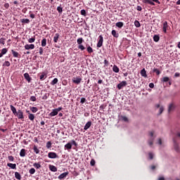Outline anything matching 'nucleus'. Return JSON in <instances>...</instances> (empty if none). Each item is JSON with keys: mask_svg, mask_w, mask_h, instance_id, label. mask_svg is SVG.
Returning a JSON list of instances; mask_svg holds the SVG:
<instances>
[{"mask_svg": "<svg viewBox=\"0 0 180 180\" xmlns=\"http://www.w3.org/2000/svg\"><path fill=\"white\" fill-rule=\"evenodd\" d=\"M149 135H150V138L148 140V143H149L150 146H152V145H153L154 139H155L154 131H150V132H149Z\"/></svg>", "mask_w": 180, "mask_h": 180, "instance_id": "obj_1", "label": "nucleus"}, {"mask_svg": "<svg viewBox=\"0 0 180 180\" xmlns=\"http://www.w3.org/2000/svg\"><path fill=\"white\" fill-rule=\"evenodd\" d=\"M91 124H92V122L91 121H88L86 122V124H85L84 129H85V130L88 129L89 128H90Z\"/></svg>", "mask_w": 180, "mask_h": 180, "instance_id": "obj_20", "label": "nucleus"}, {"mask_svg": "<svg viewBox=\"0 0 180 180\" xmlns=\"http://www.w3.org/2000/svg\"><path fill=\"white\" fill-rule=\"evenodd\" d=\"M165 108L163 107V105H160V107H159V114H162L164 111Z\"/></svg>", "mask_w": 180, "mask_h": 180, "instance_id": "obj_47", "label": "nucleus"}, {"mask_svg": "<svg viewBox=\"0 0 180 180\" xmlns=\"http://www.w3.org/2000/svg\"><path fill=\"white\" fill-rule=\"evenodd\" d=\"M9 7H10L9 3H6V4H4V8H9Z\"/></svg>", "mask_w": 180, "mask_h": 180, "instance_id": "obj_58", "label": "nucleus"}, {"mask_svg": "<svg viewBox=\"0 0 180 180\" xmlns=\"http://www.w3.org/2000/svg\"><path fill=\"white\" fill-rule=\"evenodd\" d=\"M7 52H8L7 48H3V49H1V54H2V56H3L4 55H5L6 53H7Z\"/></svg>", "mask_w": 180, "mask_h": 180, "instance_id": "obj_43", "label": "nucleus"}, {"mask_svg": "<svg viewBox=\"0 0 180 180\" xmlns=\"http://www.w3.org/2000/svg\"><path fill=\"white\" fill-rule=\"evenodd\" d=\"M78 44V49H81V51H84L86 49L85 46L82 45V42H84L83 38H78L77 40Z\"/></svg>", "mask_w": 180, "mask_h": 180, "instance_id": "obj_2", "label": "nucleus"}, {"mask_svg": "<svg viewBox=\"0 0 180 180\" xmlns=\"http://www.w3.org/2000/svg\"><path fill=\"white\" fill-rule=\"evenodd\" d=\"M26 153H27L26 149L22 148L20 151V156L24 157V156H25Z\"/></svg>", "mask_w": 180, "mask_h": 180, "instance_id": "obj_25", "label": "nucleus"}, {"mask_svg": "<svg viewBox=\"0 0 180 180\" xmlns=\"http://www.w3.org/2000/svg\"><path fill=\"white\" fill-rule=\"evenodd\" d=\"M33 167H34V168H36L37 169H39V168H41V163H37V162H35L34 163H33Z\"/></svg>", "mask_w": 180, "mask_h": 180, "instance_id": "obj_27", "label": "nucleus"}, {"mask_svg": "<svg viewBox=\"0 0 180 180\" xmlns=\"http://www.w3.org/2000/svg\"><path fill=\"white\" fill-rule=\"evenodd\" d=\"M86 102V98H85V97H82L81 100H80V103L82 104H84V103Z\"/></svg>", "mask_w": 180, "mask_h": 180, "instance_id": "obj_53", "label": "nucleus"}, {"mask_svg": "<svg viewBox=\"0 0 180 180\" xmlns=\"http://www.w3.org/2000/svg\"><path fill=\"white\" fill-rule=\"evenodd\" d=\"M174 108H175L174 104H173V103L169 104V108H168L169 112H171L172 111H174Z\"/></svg>", "mask_w": 180, "mask_h": 180, "instance_id": "obj_22", "label": "nucleus"}, {"mask_svg": "<svg viewBox=\"0 0 180 180\" xmlns=\"http://www.w3.org/2000/svg\"><path fill=\"white\" fill-rule=\"evenodd\" d=\"M10 108L11 110V111H13V113L14 114V115H18V111L15 108V107H14V105H13L12 104L10 105Z\"/></svg>", "mask_w": 180, "mask_h": 180, "instance_id": "obj_17", "label": "nucleus"}, {"mask_svg": "<svg viewBox=\"0 0 180 180\" xmlns=\"http://www.w3.org/2000/svg\"><path fill=\"white\" fill-rule=\"evenodd\" d=\"M158 180H165V179L162 176V177H159Z\"/></svg>", "mask_w": 180, "mask_h": 180, "instance_id": "obj_64", "label": "nucleus"}, {"mask_svg": "<svg viewBox=\"0 0 180 180\" xmlns=\"http://www.w3.org/2000/svg\"><path fill=\"white\" fill-rule=\"evenodd\" d=\"M3 66H11V62H9V60H6V61L3 63Z\"/></svg>", "mask_w": 180, "mask_h": 180, "instance_id": "obj_46", "label": "nucleus"}, {"mask_svg": "<svg viewBox=\"0 0 180 180\" xmlns=\"http://www.w3.org/2000/svg\"><path fill=\"white\" fill-rule=\"evenodd\" d=\"M174 150L176 151V152H180V148L179 146V143L176 142V139H174Z\"/></svg>", "mask_w": 180, "mask_h": 180, "instance_id": "obj_10", "label": "nucleus"}, {"mask_svg": "<svg viewBox=\"0 0 180 180\" xmlns=\"http://www.w3.org/2000/svg\"><path fill=\"white\" fill-rule=\"evenodd\" d=\"M122 120H123L124 121H128V118H127V117H126V116H123V117H122Z\"/></svg>", "mask_w": 180, "mask_h": 180, "instance_id": "obj_63", "label": "nucleus"}, {"mask_svg": "<svg viewBox=\"0 0 180 180\" xmlns=\"http://www.w3.org/2000/svg\"><path fill=\"white\" fill-rule=\"evenodd\" d=\"M154 86V83H149V87H150L151 89H153Z\"/></svg>", "mask_w": 180, "mask_h": 180, "instance_id": "obj_62", "label": "nucleus"}, {"mask_svg": "<svg viewBox=\"0 0 180 180\" xmlns=\"http://www.w3.org/2000/svg\"><path fill=\"white\" fill-rule=\"evenodd\" d=\"M112 35H113V37H115V38H118L119 37V34L117 33V31L115 30H112Z\"/></svg>", "mask_w": 180, "mask_h": 180, "instance_id": "obj_38", "label": "nucleus"}, {"mask_svg": "<svg viewBox=\"0 0 180 180\" xmlns=\"http://www.w3.org/2000/svg\"><path fill=\"white\" fill-rule=\"evenodd\" d=\"M141 76H143V77H147L148 75H147V72L145 69V68H143V69H142L141 70Z\"/></svg>", "mask_w": 180, "mask_h": 180, "instance_id": "obj_21", "label": "nucleus"}, {"mask_svg": "<svg viewBox=\"0 0 180 180\" xmlns=\"http://www.w3.org/2000/svg\"><path fill=\"white\" fill-rule=\"evenodd\" d=\"M65 148H66L67 149H72V143L71 142H68V143H66L65 145Z\"/></svg>", "mask_w": 180, "mask_h": 180, "instance_id": "obj_26", "label": "nucleus"}, {"mask_svg": "<svg viewBox=\"0 0 180 180\" xmlns=\"http://www.w3.org/2000/svg\"><path fill=\"white\" fill-rule=\"evenodd\" d=\"M35 40H36V37H32V38H29L28 39V42L32 44H33V42H35Z\"/></svg>", "mask_w": 180, "mask_h": 180, "instance_id": "obj_32", "label": "nucleus"}, {"mask_svg": "<svg viewBox=\"0 0 180 180\" xmlns=\"http://www.w3.org/2000/svg\"><path fill=\"white\" fill-rule=\"evenodd\" d=\"M59 38H60V34H58V33L55 34V35L53 37V41L56 43L58 42Z\"/></svg>", "mask_w": 180, "mask_h": 180, "instance_id": "obj_23", "label": "nucleus"}, {"mask_svg": "<svg viewBox=\"0 0 180 180\" xmlns=\"http://www.w3.org/2000/svg\"><path fill=\"white\" fill-rule=\"evenodd\" d=\"M127 82H126L125 80H123L122 82H121L117 84V89H119V90H121V89L127 86Z\"/></svg>", "mask_w": 180, "mask_h": 180, "instance_id": "obj_7", "label": "nucleus"}, {"mask_svg": "<svg viewBox=\"0 0 180 180\" xmlns=\"http://www.w3.org/2000/svg\"><path fill=\"white\" fill-rule=\"evenodd\" d=\"M11 53L14 58H20L21 55H20L19 52L14 51V49H11Z\"/></svg>", "mask_w": 180, "mask_h": 180, "instance_id": "obj_15", "label": "nucleus"}, {"mask_svg": "<svg viewBox=\"0 0 180 180\" xmlns=\"http://www.w3.org/2000/svg\"><path fill=\"white\" fill-rule=\"evenodd\" d=\"M169 27V25H168L167 21H165L163 22V28H162L163 32L167 33V30H168Z\"/></svg>", "mask_w": 180, "mask_h": 180, "instance_id": "obj_11", "label": "nucleus"}, {"mask_svg": "<svg viewBox=\"0 0 180 180\" xmlns=\"http://www.w3.org/2000/svg\"><path fill=\"white\" fill-rule=\"evenodd\" d=\"M46 44H47L46 38H43V39L41 40V46H46Z\"/></svg>", "mask_w": 180, "mask_h": 180, "instance_id": "obj_40", "label": "nucleus"}, {"mask_svg": "<svg viewBox=\"0 0 180 180\" xmlns=\"http://www.w3.org/2000/svg\"><path fill=\"white\" fill-rule=\"evenodd\" d=\"M136 10H138V11H142V7H141V6H137Z\"/></svg>", "mask_w": 180, "mask_h": 180, "instance_id": "obj_59", "label": "nucleus"}, {"mask_svg": "<svg viewBox=\"0 0 180 180\" xmlns=\"http://www.w3.org/2000/svg\"><path fill=\"white\" fill-rule=\"evenodd\" d=\"M31 111H32V112H37V111H38L37 107H32Z\"/></svg>", "mask_w": 180, "mask_h": 180, "instance_id": "obj_51", "label": "nucleus"}, {"mask_svg": "<svg viewBox=\"0 0 180 180\" xmlns=\"http://www.w3.org/2000/svg\"><path fill=\"white\" fill-rule=\"evenodd\" d=\"M30 100H31V101H37V97L35 96H30Z\"/></svg>", "mask_w": 180, "mask_h": 180, "instance_id": "obj_54", "label": "nucleus"}, {"mask_svg": "<svg viewBox=\"0 0 180 180\" xmlns=\"http://www.w3.org/2000/svg\"><path fill=\"white\" fill-rule=\"evenodd\" d=\"M72 144L75 145V146H77V143L76 141H75L74 139H72Z\"/></svg>", "mask_w": 180, "mask_h": 180, "instance_id": "obj_61", "label": "nucleus"}, {"mask_svg": "<svg viewBox=\"0 0 180 180\" xmlns=\"http://www.w3.org/2000/svg\"><path fill=\"white\" fill-rule=\"evenodd\" d=\"M109 65H110L109 60H108L107 59H105L104 60V67L106 68V67L109 66Z\"/></svg>", "mask_w": 180, "mask_h": 180, "instance_id": "obj_44", "label": "nucleus"}, {"mask_svg": "<svg viewBox=\"0 0 180 180\" xmlns=\"http://www.w3.org/2000/svg\"><path fill=\"white\" fill-rule=\"evenodd\" d=\"M6 41V38H0V44L5 45Z\"/></svg>", "mask_w": 180, "mask_h": 180, "instance_id": "obj_48", "label": "nucleus"}, {"mask_svg": "<svg viewBox=\"0 0 180 180\" xmlns=\"http://www.w3.org/2000/svg\"><path fill=\"white\" fill-rule=\"evenodd\" d=\"M43 53H44V49H43L42 46H40V48H39V54L43 55Z\"/></svg>", "mask_w": 180, "mask_h": 180, "instance_id": "obj_56", "label": "nucleus"}, {"mask_svg": "<svg viewBox=\"0 0 180 180\" xmlns=\"http://www.w3.org/2000/svg\"><path fill=\"white\" fill-rule=\"evenodd\" d=\"M29 119L31 121H34V118H35V115L34 114H32L31 112H30L29 115H28Z\"/></svg>", "mask_w": 180, "mask_h": 180, "instance_id": "obj_39", "label": "nucleus"}, {"mask_svg": "<svg viewBox=\"0 0 180 180\" xmlns=\"http://www.w3.org/2000/svg\"><path fill=\"white\" fill-rule=\"evenodd\" d=\"M68 175H69V172H64L63 173H61V174H59L58 179H65Z\"/></svg>", "mask_w": 180, "mask_h": 180, "instance_id": "obj_6", "label": "nucleus"}, {"mask_svg": "<svg viewBox=\"0 0 180 180\" xmlns=\"http://www.w3.org/2000/svg\"><path fill=\"white\" fill-rule=\"evenodd\" d=\"M49 168L51 172H57L58 171V167L56 166H54V165H49Z\"/></svg>", "mask_w": 180, "mask_h": 180, "instance_id": "obj_12", "label": "nucleus"}, {"mask_svg": "<svg viewBox=\"0 0 180 180\" xmlns=\"http://www.w3.org/2000/svg\"><path fill=\"white\" fill-rule=\"evenodd\" d=\"M33 150H34V152H35V153H39V152H40V150H39L38 146H37V145H34Z\"/></svg>", "mask_w": 180, "mask_h": 180, "instance_id": "obj_33", "label": "nucleus"}, {"mask_svg": "<svg viewBox=\"0 0 180 180\" xmlns=\"http://www.w3.org/2000/svg\"><path fill=\"white\" fill-rule=\"evenodd\" d=\"M58 77H55V78L51 82V84H52L53 86H54L55 84H56V83H58Z\"/></svg>", "mask_w": 180, "mask_h": 180, "instance_id": "obj_35", "label": "nucleus"}, {"mask_svg": "<svg viewBox=\"0 0 180 180\" xmlns=\"http://www.w3.org/2000/svg\"><path fill=\"white\" fill-rule=\"evenodd\" d=\"M103 35H99L97 47L101 48L103 45Z\"/></svg>", "mask_w": 180, "mask_h": 180, "instance_id": "obj_5", "label": "nucleus"}, {"mask_svg": "<svg viewBox=\"0 0 180 180\" xmlns=\"http://www.w3.org/2000/svg\"><path fill=\"white\" fill-rule=\"evenodd\" d=\"M24 77L25 79V80H27V82H28V83H30V82H32V77L30 75L29 73H24Z\"/></svg>", "mask_w": 180, "mask_h": 180, "instance_id": "obj_13", "label": "nucleus"}, {"mask_svg": "<svg viewBox=\"0 0 180 180\" xmlns=\"http://www.w3.org/2000/svg\"><path fill=\"white\" fill-rule=\"evenodd\" d=\"M7 167H9L11 169H16V163H7Z\"/></svg>", "mask_w": 180, "mask_h": 180, "instance_id": "obj_19", "label": "nucleus"}, {"mask_svg": "<svg viewBox=\"0 0 180 180\" xmlns=\"http://www.w3.org/2000/svg\"><path fill=\"white\" fill-rule=\"evenodd\" d=\"M160 39V35L153 36V41H155V42H158Z\"/></svg>", "mask_w": 180, "mask_h": 180, "instance_id": "obj_36", "label": "nucleus"}, {"mask_svg": "<svg viewBox=\"0 0 180 180\" xmlns=\"http://www.w3.org/2000/svg\"><path fill=\"white\" fill-rule=\"evenodd\" d=\"M112 70L113 72H115V73H118L120 72V68H118L117 65H114V66L112 67Z\"/></svg>", "mask_w": 180, "mask_h": 180, "instance_id": "obj_29", "label": "nucleus"}, {"mask_svg": "<svg viewBox=\"0 0 180 180\" xmlns=\"http://www.w3.org/2000/svg\"><path fill=\"white\" fill-rule=\"evenodd\" d=\"M35 48V45L34 44H27L26 45H25V49L27 50H30V49H34Z\"/></svg>", "mask_w": 180, "mask_h": 180, "instance_id": "obj_9", "label": "nucleus"}, {"mask_svg": "<svg viewBox=\"0 0 180 180\" xmlns=\"http://www.w3.org/2000/svg\"><path fill=\"white\" fill-rule=\"evenodd\" d=\"M115 25L116 27H118V28H122V27H124V22L119 21L118 22H116Z\"/></svg>", "mask_w": 180, "mask_h": 180, "instance_id": "obj_30", "label": "nucleus"}, {"mask_svg": "<svg viewBox=\"0 0 180 180\" xmlns=\"http://www.w3.org/2000/svg\"><path fill=\"white\" fill-rule=\"evenodd\" d=\"M153 72H155L156 75H160L161 73L160 70H159V69H157V68H154Z\"/></svg>", "mask_w": 180, "mask_h": 180, "instance_id": "obj_52", "label": "nucleus"}, {"mask_svg": "<svg viewBox=\"0 0 180 180\" xmlns=\"http://www.w3.org/2000/svg\"><path fill=\"white\" fill-rule=\"evenodd\" d=\"M47 77V73L46 72H42L39 76L40 80H44Z\"/></svg>", "mask_w": 180, "mask_h": 180, "instance_id": "obj_16", "label": "nucleus"}, {"mask_svg": "<svg viewBox=\"0 0 180 180\" xmlns=\"http://www.w3.org/2000/svg\"><path fill=\"white\" fill-rule=\"evenodd\" d=\"M14 159H15V158H14V156H13L12 155H10L8 156V160H10L11 162H13Z\"/></svg>", "mask_w": 180, "mask_h": 180, "instance_id": "obj_50", "label": "nucleus"}, {"mask_svg": "<svg viewBox=\"0 0 180 180\" xmlns=\"http://www.w3.org/2000/svg\"><path fill=\"white\" fill-rule=\"evenodd\" d=\"M58 115L57 108H54L53 110H52V111L49 114V115H51V117H54L55 115Z\"/></svg>", "mask_w": 180, "mask_h": 180, "instance_id": "obj_18", "label": "nucleus"}, {"mask_svg": "<svg viewBox=\"0 0 180 180\" xmlns=\"http://www.w3.org/2000/svg\"><path fill=\"white\" fill-rule=\"evenodd\" d=\"M15 177L16 179L20 180L22 178V176L19 172H15Z\"/></svg>", "mask_w": 180, "mask_h": 180, "instance_id": "obj_24", "label": "nucleus"}, {"mask_svg": "<svg viewBox=\"0 0 180 180\" xmlns=\"http://www.w3.org/2000/svg\"><path fill=\"white\" fill-rule=\"evenodd\" d=\"M57 11H58L60 14H62V13L63 12V7H61L60 6H58V7H57Z\"/></svg>", "mask_w": 180, "mask_h": 180, "instance_id": "obj_41", "label": "nucleus"}, {"mask_svg": "<svg viewBox=\"0 0 180 180\" xmlns=\"http://www.w3.org/2000/svg\"><path fill=\"white\" fill-rule=\"evenodd\" d=\"M21 22H22V24H30V20H29V18H22Z\"/></svg>", "mask_w": 180, "mask_h": 180, "instance_id": "obj_28", "label": "nucleus"}, {"mask_svg": "<svg viewBox=\"0 0 180 180\" xmlns=\"http://www.w3.org/2000/svg\"><path fill=\"white\" fill-rule=\"evenodd\" d=\"M143 3H145V4H150L151 6H155V3L160 4L159 0H143Z\"/></svg>", "mask_w": 180, "mask_h": 180, "instance_id": "obj_3", "label": "nucleus"}, {"mask_svg": "<svg viewBox=\"0 0 180 180\" xmlns=\"http://www.w3.org/2000/svg\"><path fill=\"white\" fill-rule=\"evenodd\" d=\"M160 80L163 82H167L169 81V77H168V76H165V77H162Z\"/></svg>", "mask_w": 180, "mask_h": 180, "instance_id": "obj_34", "label": "nucleus"}, {"mask_svg": "<svg viewBox=\"0 0 180 180\" xmlns=\"http://www.w3.org/2000/svg\"><path fill=\"white\" fill-rule=\"evenodd\" d=\"M17 117L20 120H24L25 117L22 110H18V111H17Z\"/></svg>", "mask_w": 180, "mask_h": 180, "instance_id": "obj_8", "label": "nucleus"}, {"mask_svg": "<svg viewBox=\"0 0 180 180\" xmlns=\"http://www.w3.org/2000/svg\"><path fill=\"white\" fill-rule=\"evenodd\" d=\"M180 76V73H179V72H176V73H174V77H179Z\"/></svg>", "mask_w": 180, "mask_h": 180, "instance_id": "obj_60", "label": "nucleus"}, {"mask_svg": "<svg viewBox=\"0 0 180 180\" xmlns=\"http://www.w3.org/2000/svg\"><path fill=\"white\" fill-rule=\"evenodd\" d=\"M82 79L81 77H73L72 82L73 83H76L77 84H79L81 83Z\"/></svg>", "mask_w": 180, "mask_h": 180, "instance_id": "obj_14", "label": "nucleus"}, {"mask_svg": "<svg viewBox=\"0 0 180 180\" xmlns=\"http://www.w3.org/2000/svg\"><path fill=\"white\" fill-rule=\"evenodd\" d=\"M153 156H154L153 153L152 152H149V158L153 159Z\"/></svg>", "mask_w": 180, "mask_h": 180, "instance_id": "obj_57", "label": "nucleus"}, {"mask_svg": "<svg viewBox=\"0 0 180 180\" xmlns=\"http://www.w3.org/2000/svg\"><path fill=\"white\" fill-rule=\"evenodd\" d=\"M134 25H135V27H136L137 28L141 27V23L139 22V21H138V20H136L134 21Z\"/></svg>", "mask_w": 180, "mask_h": 180, "instance_id": "obj_42", "label": "nucleus"}, {"mask_svg": "<svg viewBox=\"0 0 180 180\" xmlns=\"http://www.w3.org/2000/svg\"><path fill=\"white\" fill-rule=\"evenodd\" d=\"M86 46L87 52H89V53H92V52H94L93 48L90 45H87Z\"/></svg>", "mask_w": 180, "mask_h": 180, "instance_id": "obj_31", "label": "nucleus"}, {"mask_svg": "<svg viewBox=\"0 0 180 180\" xmlns=\"http://www.w3.org/2000/svg\"><path fill=\"white\" fill-rule=\"evenodd\" d=\"M80 13H81L82 15H84V16L86 15V10H81Z\"/></svg>", "mask_w": 180, "mask_h": 180, "instance_id": "obj_55", "label": "nucleus"}, {"mask_svg": "<svg viewBox=\"0 0 180 180\" xmlns=\"http://www.w3.org/2000/svg\"><path fill=\"white\" fill-rule=\"evenodd\" d=\"M29 172L30 175H34L36 172V169H34V167H31V169H29Z\"/></svg>", "mask_w": 180, "mask_h": 180, "instance_id": "obj_37", "label": "nucleus"}, {"mask_svg": "<svg viewBox=\"0 0 180 180\" xmlns=\"http://www.w3.org/2000/svg\"><path fill=\"white\" fill-rule=\"evenodd\" d=\"M52 146V142H51V141H48V142H46V148H51Z\"/></svg>", "mask_w": 180, "mask_h": 180, "instance_id": "obj_49", "label": "nucleus"}, {"mask_svg": "<svg viewBox=\"0 0 180 180\" xmlns=\"http://www.w3.org/2000/svg\"><path fill=\"white\" fill-rule=\"evenodd\" d=\"M48 157L51 158V159H56V158H59L56 152H49Z\"/></svg>", "mask_w": 180, "mask_h": 180, "instance_id": "obj_4", "label": "nucleus"}, {"mask_svg": "<svg viewBox=\"0 0 180 180\" xmlns=\"http://www.w3.org/2000/svg\"><path fill=\"white\" fill-rule=\"evenodd\" d=\"M90 165H91V167H95V165H96V160H95V159H91V160Z\"/></svg>", "mask_w": 180, "mask_h": 180, "instance_id": "obj_45", "label": "nucleus"}]
</instances>
